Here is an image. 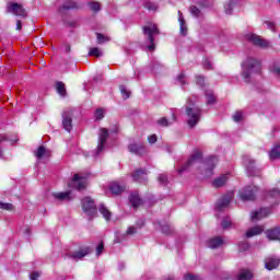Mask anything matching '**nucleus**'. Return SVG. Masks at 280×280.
Instances as JSON below:
<instances>
[{
    "mask_svg": "<svg viewBox=\"0 0 280 280\" xmlns=\"http://www.w3.org/2000/svg\"><path fill=\"white\" fill-rule=\"evenodd\" d=\"M242 78L247 84L250 83V73H261V61L248 57L242 65Z\"/></svg>",
    "mask_w": 280,
    "mask_h": 280,
    "instance_id": "f257e3e1",
    "label": "nucleus"
},
{
    "mask_svg": "<svg viewBox=\"0 0 280 280\" xmlns=\"http://www.w3.org/2000/svg\"><path fill=\"white\" fill-rule=\"evenodd\" d=\"M142 34L145 36L148 43H150L148 46L149 51H154V49H156V45H154V36L161 34L159 26L156 24L142 26Z\"/></svg>",
    "mask_w": 280,
    "mask_h": 280,
    "instance_id": "f03ea898",
    "label": "nucleus"
},
{
    "mask_svg": "<svg viewBox=\"0 0 280 280\" xmlns=\"http://www.w3.org/2000/svg\"><path fill=\"white\" fill-rule=\"evenodd\" d=\"M186 116L188 117L187 124L189 128H195L198 126V121H200V117H202V109L200 107H186Z\"/></svg>",
    "mask_w": 280,
    "mask_h": 280,
    "instance_id": "7ed1b4c3",
    "label": "nucleus"
},
{
    "mask_svg": "<svg viewBox=\"0 0 280 280\" xmlns=\"http://www.w3.org/2000/svg\"><path fill=\"white\" fill-rule=\"evenodd\" d=\"M82 211L93 218L97 215V206H95V200L91 197H85L81 200Z\"/></svg>",
    "mask_w": 280,
    "mask_h": 280,
    "instance_id": "20e7f679",
    "label": "nucleus"
},
{
    "mask_svg": "<svg viewBox=\"0 0 280 280\" xmlns=\"http://www.w3.org/2000/svg\"><path fill=\"white\" fill-rule=\"evenodd\" d=\"M257 191H259L257 186H246L238 191V196L243 202H246L248 200H255L257 198Z\"/></svg>",
    "mask_w": 280,
    "mask_h": 280,
    "instance_id": "39448f33",
    "label": "nucleus"
},
{
    "mask_svg": "<svg viewBox=\"0 0 280 280\" xmlns=\"http://www.w3.org/2000/svg\"><path fill=\"white\" fill-rule=\"evenodd\" d=\"M86 177L80 176V174H74L71 184H69L68 187H71L72 189H75L77 191H84L86 189Z\"/></svg>",
    "mask_w": 280,
    "mask_h": 280,
    "instance_id": "423d86ee",
    "label": "nucleus"
},
{
    "mask_svg": "<svg viewBox=\"0 0 280 280\" xmlns=\"http://www.w3.org/2000/svg\"><path fill=\"white\" fill-rule=\"evenodd\" d=\"M7 12H10L11 14H14V16H22L25 19L27 16V11H25V8H23L22 4L16 2H11L7 5Z\"/></svg>",
    "mask_w": 280,
    "mask_h": 280,
    "instance_id": "0eeeda50",
    "label": "nucleus"
},
{
    "mask_svg": "<svg viewBox=\"0 0 280 280\" xmlns=\"http://www.w3.org/2000/svg\"><path fill=\"white\" fill-rule=\"evenodd\" d=\"M198 161H202V152L195 151V153L190 156L186 164L178 170L179 174H183V172L189 170V167H191L194 163H198Z\"/></svg>",
    "mask_w": 280,
    "mask_h": 280,
    "instance_id": "6e6552de",
    "label": "nucleus"
},
{
    "mask_svg": "<svg viewBox=\"0 0 280 280\" xmlns=\"http://www.w3.org/2000/svg\"><path fill=\"white\" fill-rule=\"evenodd\" d=\"M62 126L67 132H71V130H73V113L71 112L62 113Z\"/></svg>",
    "mask_w": 280,
    "mask_h": 280,
    "instance_id": "1a4fd4ad",
    "label": "nucleus"
},
{
    "mask_svg": "<svg viewBox=\"0 0 280 280\" xmlns=\"http://www.w3.org/2000/svg\"><path fill=\"white\" fill-rule=\"evenodd\" d=\"M131 177L133 183H148V171L145 168H138L131 174Z\"/></svg>",
    "mask_w": 280,
    "mask_h": 280,
    "instance_id": "9d476101",
    "label": "nucleus"
},
{
    "mask_svg": "<svg viewBox=\"0 0 280 280\" xmlns=\"http://www.w3.org/2000/svg\"><path fill=\"white\" fill-rule=\"evenodd\" d=\"M98 141L97 154H100V152H104V147L106 145V141H108V129L101 128Z\"/></svg>",
    "mask_w": 280,
    "mask_h": 280,
    "instance_id": "9b49d317",
    "label": "nucleus"
},
{
    "mask_svg": "<svg viewBox=\"0 0 280 280\" xmlns=\"http://www.w3.org/2000/svg\"><path fill=\"white\" fill-rule=\"evenodd\" d=\"M218 165V156L211 155L206 160V176H213V170Z\"/></svg>",
    "mask_w": 280,
    "mask_h": 280,
    "instance_id": "f8f14e48",
    "label": "nucleus"
},
{
    "mask_svg": "<svg viewBox=\"0 0 280 280\" xmlns=\"http://www.w3.org/2000/svg\"><path fill=\"white\" fill-rule=\"evenodd\" d=\"M247 176L259 177L261 176V171L255 165V160H249L246 166Z\"/></svg>",
    "mask_w": 280,
    "mask_h": 280,
    "instance_id": "ddd939ff",
    "label": "nucleus"
},
{
    "mask_svg": "<svg viewBox=\"0 0 280 280\" xmlns=\"http://www.w3.org/2000/svg\"><path fill=\"white\" fill-rule=\"evenodd\" d=\"M270 214V208H260L257 211L252 212V221L255 222L257 220H264V218H268Z\"/></svg>",
    "mask_w": 280,
    "mask_h": 280,
    "instance_id": "4468645a",
    "label": "nucleus"
},
{
    "mask_svg": "<svg viewBox=\"0 0 280 280\" xmlns=\"http://www.w3.org/2000/svg\"><path fill=\"white\" fill-rule=\"evenodd\" d=\"M80 4L73 0H67L63 2V4L58 9V12L62 14L65 11L69 10H79Z\"/></svg>",
    "mask_w": 280,
    "mask_h": 280,
    "instance_id": "2eb2a0df",
    "label": "nucleus"
},
{
    "mask_svg": "<svg viewBox=\"0 0 280 280\" xmlns=\"http://www.w3.org/2000/svg\"><path fill=\"white\" fill-rule=\"evenodd\" d=\"M128 150L131 154H137L138 156H143V154H145V147L143 144H129Z\"/></svg>",
    "mask_w": 280,
    "mask_h": 280,
    "instance_id": "dca6fc26",
    "label": "nucleus"
},
{
    "mask_svg": "<svg viewBox=\"0 0 280 280\" xmlns=\"http://www.w3.org/2000/svg\"><path fill=\"white\" fill-rule=\"evenodd\" d=\"M248 40L255 45V47H268V42L262 39L260 36L256 34H252L248 36Z\"/></svg>",
    "mask_w": 280,
    "mask_h": 280,
    "instance_id": "f3484780",
    "label": "nucleus"
},
{
    "mask_svg": "<svg viewBox=\"0 0 280 280\" xmlns=\"http://www.w3.org/2000/svg\"><path fill=\"white\" fill-rule=\"evenodd\" d=\"M269 242H280V228H273L266 231Z\"/></svg>",
    "mask_w": 280,
    "mask_h": 280,
    "instance_id": "a211bd4d",
    "label": "nucleus"
},
{
    "mask_svg": "<svg viewBox=\"0 0 280 280\" xmlns=\"http://www.w3.org/2000/svg\"><path fill=\"white\" fill-rule=\"evenodd\" d=\"M90 253H91V247L85 246L74 252L73 254H71L70 257L72 259H82V257H86V255H90Z\"/></svg>",
    "mask_w": 280,
    "mask_h": 280,
    "instance_id": "6ab92c4d",
    "label": "nucleus"
},
{
    "mask_svg": "<svg viewBox=\"0 0 280 280\" xmlns=\"http://www.w3.org/2000/svg\"><path fill=\"white\" fill-rule=\"evenodd\" d=\"M109 191H112L114 196H119V194L126 191V185H119V183L114 182L109 186Z\"/></svg>",
    "mask_w": 280,
    "mask_h": 280,
    "instance_id": "aec40b11",
    "label": "nucleus"
},
{
    "mask_svg": "<svg viewBox=\"0 0 280 280\" xmlns=\"http://www.w3.org/2000/svg\"><path fill=\"white\" fill-rule=\"evenodd\" d=\"M129 202L133 209H139V207L143 205V200H141V197L137 192H133L129 196Z\"/></svg>",
    "mask_w": 280,
    "mask_h": 280,
    "instance_id": "412c9836",
    "label": "nucleus"
},
{
    "mask_svg": "<svg viewBox=\"0 0 280 280\" xmlns=\"http://www.w3.org/2000/svg\"><path fill=\"white\" fill-rule=\"evenodd\" d=\"M222 244H224V240L222 238V236H214L208 241V248H220Z\"/></svg>",
    "mask_w": 280,
    "mask_h": 280,
    "instance_id": "4be33fe9",
    "label": "nucleus"
},
{
    "mask_svg": "<svg viewBox=\"0 0 280 280\" xmlns=\"http://www.w3.org/2000/svg\"><path fill=\"white\" fill-rule=\"evenodd\" d=\"M261 233H264V226L255 225L254 228H250L245 233V237H247V238L255 237V235H261Z\"/></svg>",
    "mask_w": 280,
    "mask_h": 280,
    "instance_id": "5701e85b",
    "label": "nucleus"
},
{
    "mask_svg": "<svg viewBox=\"0 0 280 280\" xmlns=\"http://www.w3.org/2000/svg\"><path fill=\"white\" fill-rule=\"evenodd\" d=\"M228 180L229 175H221L212 182V187H214L215 189H220V187H224V185H226Z\"/></svg>",
    "mask_w": 280,
    "mask_h": 280,
    "instance_id": "b1692460",
    "label": "nucleus"
},
{
    "mask_svg": "<svg viewBox=\"0 0 280 280\" xmlns=\"http://www.w3.org/2000/svg\"><path fill=\"white\" fill-rule=\"evenodd\" d=\"M280 259L278 258H268L265 261V268L267 270H275L276 268H279Z\"/></svg>",
    "mask_w": 280,
    "mask_h": 280,
    "instance_id": "393cba45",
    "label": "nucleus"
},
{
    "mask_svg": "<svg viewBox=\"0 0 280 280\" xmlns=\"http://www.w3.org/2000/svg\"><path fill=\"white\" fill-rule=\"evenodd\" d=\"M52 197L55 200H71V190L65 192H52Z\"/></svg>",
    "mask_w": 280,
    "mask_h": 280,
    "instance_id": "a878e982",
    "label": "nucleus"
},
{
    "mask_svg": "<svg viewBox=\"0 0 280 280\" xmlns=\"http://www.w3.org/2000/svg\"><path fill=\"white\" fill-rule=\"evenodd\" d=\"M98 211L101 215H103V218L106 220V222H110V218H113V213L110 212V210H108V208H106L104 203L100 206Z\"/></svg>",
    "mask_w": 280,
    "mask_h": 280,
    "instance_id": "bb28decb",
    "label": "nucleus"
},
{
    "mask_svg": "<svg viewBox=\"0 0 280 280\" xmlns=\"http://www.w3.org/2000/svg\"><path fill=\"white\" fill-rule=\"evenodd\" d=\"M229 205H231V197L229 196H224L223 198H221L218 203H217V209L219 211H222L224 209V207H229Z\"/></svg>",
    "mask_w": 280,
    "mask_h": 280,
    "instance_id": "cd10ccee",
    "label": "nucleus"
},
{
    "mask_svg": "<svg viewBox=\"0 0 280 280\" xmlns=\"http://www.w3.org/2000/svg\"><path fill=\"white\" fill-rule=\"evenodd\" d=\"M269 159L270 161H277V159H280V145H276L270 150Z\"/></svg>",
    "mask_w": 280,
    "mask_h": 280,
    "instance_id": "c85d7f7f",
    "label": "nucleus"
},
{
    "mask_svg": "<svg viewBox=\"0 0 280 280\" xmlns=\"http://www.w3.org/2000/svg\"><path fill=\"white\" fill-rule=\"evenodd\" d=\"M56 90L59 95L65 97L67 95V89H65V83L62 81H57L56 82Z\"/></svg>",
    "mask_w": 280,
    "mask_h": 280,
    "instance_id": "c756f323",
    "label": "nucleus"
},
{
    "mask_svg": "<svg viewBox=\"0 0 280 280\" xmlns=\"http://www.w3.org/2000/svg\"><path fill=\"white\" fill-rule=\"evenodd\" d=\"M237 280H253V272L250 270H242Z\"/></svg>",
    "mask_w": 280,
    "mask_h": 280,
    "instance_id": "7c9ffc66",
    "label": "nucleus"
},
{
    "mask_svg": "<svg viewBox=\"0 0 280 280\" xmlns=\"http://www.w3.org/2000/svg\"><path fill=\"white\" fill-rule=\"evenodd\" d=\"M178 22H179V32L182 36H187V25L185 24V18L179 16Z\"/></svg>",
    "mask_w": 280,
    "mask_h": 280,
    "instance_id": "2f4dec72",
    "label": "nucleus"
},
{
    "mask_svg": "<svg viewBox=\"0 0 280 280\" xmlns=\"http://www.w3.org/2000/svg\"><path fill=\"white\" fill-rule=\"evenodd\" d=\"M110 40V37L102 34V33H96V43L97 45H104V43H108Z\"/></svg>",
    "mask_w": 280,
    "mask_h": 280,
    "instance_id": "473e14b6",
    "label": "nucleus"
},
{
    "mask_svg": "<svg viewBox=\"0 0 280 280\" xmlns=\"http://www.w3.org/2000/svg\"><path fill=\"white\" fill-rule=\"evenodd\" d=\"M233 8H235V0H229L224 4L225 14H232L233 13Z\"/></svg>",
    "mask_w": 280,
    "mask_h": 280,
    "instance_id": "72a5a7b5",
    "label": "nucleus"
},
{
    "mask_svg": "<svg viewBox=\"0 0 280 280\" xmlns=\"http://www.w3.org/2000/svg\"><path fill=\"white\" fill-rule=\"evenodd\" d=\"M189 11H190V14H191L192 16H195V19H200V16H201V14H202V11H200V10L198 9V7H196V5H190V7H189Z\"/></svg>",
    "mask_w": 280,
    "mask_h": 280,
    "instance_id": "f704fd0d",
    "label": "nucleus"
},
{
    "mask_svg": "<svg viewBox=\"0 0 280 280\" xmlns=\"http://www.w3.org/2000/svg\"><path fill=\"white\" fill-rule=\"evenodd\" d=\"M143 8H145V10L156 12V10L159 9V5H156V3L154 2L144 1Z\"/></svg>",
    "mask_w": 280,
    "mask_h": 280,
    "instance_id": "c9c22d12",
    "label": "nucleus"
},
{
    "mask_svg": "<svg viewBox=\"0 0 280 280\" xmlns=\"http://www.w3.org/2000/svg\"><path fill=\"white\" fill-rule=\"evenodd\" d=\"M47 153V149L44 145H40L37 148V151L35 152V156L40 161L43 156Z\"/></svg>",
    "mask_w": 280,
    "mask_h": 280,
    "instance_id": "e433bc0d",
    "label": "nucleus"
},
{
    "mask_svg": "<svg viewBox=\"0 0 280 280\" xmlns=\"http://www.w3.org/2000/svg\"><path fill=\"white\" fill-rule=\"evenodd\" d=\"M161 231L164 235H172L174 234V229H172V225L164 224L161 226Z\"/></svg>",
    "mask_w": 280,
    "mask_h": 280,
    "instance_id": "4c0bfd02",
    "label": "nucleus"
},
{
    "mask_svg": "<svg viewBox=\"0 0 280 280\" xmlns=\"http://www.w3.org/2000/svg\"><path fill=\"white\" fill-rule=\"evenodd\" d=\"M0 209L2 211H14V205L12 203H3L0 201Z\"/></svg>",
    "mask_w": 280,
    "mask_h": 280,
    "instance_id": "58836bf2",
    "label": "nucleus"
},
{
    "mask_svg": "<svg viewBox=\"0 0 280 280\" xmlns=\"http://www.w3.org/2000/svg\"><path fill=\"white\" fill-rule=\"evenodd\" d=\"M207 97V104H215L217 98L215 95H213V92H206Z\"/></svg>",
    "mask_w": 280,
    "mask_h": 280,
    "instance_id": "ea45409f",
    "label": "nucleus"
},
{
    "mask_svg": "<svg viewBox=\"0 0 280 280\" xmlns=\"http://www.w3.org/2000/svg\"><path fill=\"white\" fill-rule=\"evenodd\" d=\"M89 7L92 12H100L102 10V5L100 4V2H89Z\"/></svg>",
    "mask_w": 280,
    "mask_h": 280,
    "instance_id": "a19ab883",
    "label": "nucleus"
},
{
    "mask_svg": "<svg viewBox=\"0 0 280 280\" xmlns=\"http://www.w3.org/2000/svg\"><path fill=\"white\" fill-rule=\"evenodd\" d=\"M89 56H94L95 58H100V56H102V51L100 50V48L94 47L90 49Z\"/></svg>",
    "mask_w": 280,
    "mask_h": 280,
    "instance_id": "79ce46f5",
    "label": "nucleus"
},
{
    "mask_svg": "<svg viewBox=\"0 0 280 280\" xmlns=\"http://www.w3.org/2000/svg\"><path fill=\"white\" fill-rule=\"evenodd\" d=\"M196 84L197 86H200L201 89H205V77L203 75H196Z\"/></svg>",
    "mask_w": 280,
    "mask_h": 280,
    "instance_id": "37998d69",
    "label": "nucleus"
},
{
    "mask_svg": "<svg viewBox=\"0 0 280 280\" xmlns=\"http://www.w3.org/2000/svg\"><path fill=\"white\" fill-rule=\"evenodd\" d=\"M184 280H202V278L194 273H185Z\"/></svg>",
    "mask_w": 280,
    "mask_h": 280,
    "instance_id": "c03bdc74",
    "label": "nucleus"
},
{
    "mask_svg": "<svg viewBox=\"0 0 280 280\" xmlns=\"http://www.w3.org/2000/svg\"><path fill=\"white\" fill-rule=\"evenodd\" d=\"M119 89H120V93H121L122 97L125 100H128V97H130V92L127 91L125 85H120Z\"/></svg>",
    "mask_w": 280,
    "mask_h": 280,
    "instance_id": "a18cd8bd",
    "label": "nucleus"
},
{
    "mask_svg": "<svg viewBox=\"0 0 280 280\" xmlns=\"http://www.w3.org/2000/svg\"><path fill=\"white\" fill-rule=\"evenodd\" d=\"M158 125L162 126L163 128H167V126H170V121L166 117H162L158 120Z\"/></svg>",
    "mask_w": 280,
    "mask_h": 280,
    "instance_id": "49530a36",
    "label": "nucleus"
},
{
    "mask_svg": "<svg viewBox=\"0 0 280 280\" xmlns=\"http://www.w3.org/2000/svg\"><path fill=\"white\" fill-rule=\"evenodd\" d=\"M95 119L97 121L104 119V109H102V108L96 109V112H95Z\"/></svg>",
    "mask_w": 280,
    "mask_h": 280,
    "instance_id": "de8ad7c7",
    "label": "nucleus"
},
{
    "mask_svg": "<svg viewBox=\"0 0 280 280\" xmlns=\"http://www.w3.org/2000/svg\"><path fill=\"white\" fill-rule=\"evenodd\" d=\"M238 248H240V252L242 253H244V252H246V250H248V248H250V245L248 244V243H246V242H244V243H240L238 244Z\"/></svg>",
    "mask_w": 280,
    "mask_h": 280,
    "instance_id": "09e8293b",
    "label": "nucleus"
},
{
    "mask_svg": "<svg viewBox=\"0 0 280 280\" xmlns=\"http://www.w3.org/2000/svg\"><path fill=\"white\" fill-rule=\"evenodd\" d=\"M158 180H159V183L162 184V185H167V175L161 174V175L158 177Z\"/></svg>",
    "mask_w": 280,
    "mask_h": 280,
    "instance_id": "8fccbe9b",
    "label": "nucleus"
},
{
    "mask_svg": "<svg viewBox=\"0 0 280 280\" xmlns=\"http://www.w3.org/2000/svg\"><path fill=\"white\" fill-rule=\"evenodd\" d=\"M221 226H222L223 230L231 229V220L223 219V221L221 223Z\"/></svg>",
    "mask_w": 280,
    "mask_h": 280,
    "instance_id": "3c124183",
    "label": "nucleus"
},
{
    "mask_svg": "<svg viewBox=\"0 0 280 280\" xmlns=\"http://www.w3.org/2000/svg\"><path fill=\"white\" fill-rule=\"evenodd\" d=\"M102 253H104V242H101L98 244V246L96 247V255H97V257H100V255H102Z\"/></svg>",
    "mask_w": 280,
    "mask_h": 280,
    "instance_id": "603ef678",
    "label": "nucleus"
},
{
    "mask_svg": "<svg viewBox=\"0 0 280 280\" xmlns=\"http://www.w3.org/2000/svg\"><path fill=\"white\" fill-rule=\"evenodd\" d=\"M177 80L179 84H182V86H185V84H187V82L185 81V74L183 72L177 75Z\"/></svg>",
    "mask_w": 280,
    "mask_h": 280,
    "instance_id": "864d4df0",
    "label": "nucleus"
},
{
    "mask_svg": "<svg viewBox=\"0 0 280 280\" xmlns=\"http://www.w3.org/2000/svg\"><path fill=\"white\" fill-rule=\"evenodd\" d=\"M67 27H78V21H63Z\"/></svg>",
    "mask_w": 280,
    "mask_h": 280,
    "instance_id": "5fc2aeb1",
    "label": "nucleus"
},
{
    "mask_svg": "<svg viewBox=\"0 0 280 280\" xmlns=\"http://www.w3.org/2000/svg\"><path fill=\"white\" fill-rule=\"evenodd\" d=\"M137 233V228L129 226L126 231V235H135Z\"/></svg>",
    "mask_w": 280,
    "mask_h": 280,
    "instance_id": "6e6d98bb",
    "label": "nucleus"
},
{
    "mask_svg": "<svg viewBox=\"0 0 280 280\" xmlns=\"http://www.w3.org/2000/svg\"><path fill=\"white\" fill-rule=\"evenodd\" d=\"M243 117V114L242 112H236L234 115H233V120L234 121H240Z\"/></svg>",
    "mask_w": 280,
    "mask_h": 280,
    "instance_id": "4d7b16f0",
    "label": "nucleus"
},
{
    "mask_svg": "<svg viewBox=\"0 0 280 280\" xmlns=\"http://www.w3.org/2000/svg\"><path fill=\"white\" fill-rule=\"evenodd\" d=\"M271 71L275 73V75H280V66L275 65L271 68Z\"/></svg>",
    "mask_w": 280,
    "mask_h": 280,
    "instance_id": "13d9d810",
    "label": "nucleus"
},
{
    "mask_svg": "<svg viewBox=\"0 0 280 280\" xmlns=\"http://www.w3.org/2000/svg\"><path fill=\"white\" fill-rule=\"evenodd\" d=\"M38 277H40V273L38 271H34L31 273L30 279L31 280H38Z\"/></svg>",
    "mask_w": 280,
    "mask_h": 280,
    "instance_id": "bf43d9fd",
    "label": "nucleus"
},
{
    "mask_svg": "<svg viewBox=\"0 0 280 280\" xmlns=\"http://www.w3.org/2000/svg\"><path fill=\"white\" fill-rule=\"evenodd\" d=\"M156 141H158L156 135H151L148 137L149 143H156Z\"/></svg>",
    "mask_w": 280,
    "mask_h": 280,
    "instance_id": "052dcab7",
    "label": "nucleus"
},
{
    "mask_svg": "<svg viewBox=\"0 0 280 280\" xmlns=\"http://www.w3.org/2000/svg\"><path fill=\"white\" fill-rule=\"evenodd\" d=\"M203 67H205V69H208L209 71H211V69H213V66H211V62L209 60H206L203 62Z\"/></svg>",
    "mask_w": 280,
    "mask_h": 280,
    "instance_id": "680f3d73",
    "label": "nucleus"
},
{
    "mask_svg": "<svg viewBox=\"0 0 280 280\" xmlns=\"http://www.w3.org/2000/svg\"><path fill=\"white\" fill-rule=\"evenodd\" d=\"M268 30H271V32H275V22H265Z\"/></svg>",
    "mask_w": 280,
    "mask_h": 280,
    "instance_id": "e2e57ef3",
    "label": "nucleus"
},
{
    "mask_svg": "<svg viewBox=\"0 0 280 280\" xmlns=\"http://www.w3.org/2000/svg\"><path fill=\"white\" fill-rule=\"evenodd\" d=\"M5 141H10V139L8 138V136H5V135H0V143H4Z\"/></svg>",
    "mask_w": 280,
    "mask_h": 280,
    "instance_id": "0e129e2a",
    "label": "nucleus"
},
{
    "mask_svg": "<svg viewBox=\"0 0 280 280\" xmlns=\"http://www.w3.org/2000/svg\"><path fill=\"white\" fill-rule=\"evenodd\" d=\"M16 30H18L19 32H21V30H23V23L21 22V20H18V21H16Z\"/></svg>",
    "mask_w": 280,
    "mask_h": 280,
    "instance_id": "69168bd1",
    "label": "nucleus"
},
{
    "mask_svg": "<svg viewBox=\"0 0 280 280\" xmlns=\"http://www.w3.org/2000/svg\"><path fill=\"white\" fill-rule=\"evenodd\" d=\"M65 51H66V54L71 52V45L66 44V45H65Z\"/></svg>",
    "mask_w": 280,
    "mask_h": 280,
    "instance_id": "338daca9",
    "label": "nucleus"
},
{
    "mask_svg": "<svg viewBox=\"0 0 280 280\" xmlns=\"http://www.w3.org/2000/svg\"><path fill=\"white\" fill-rule=\"evenodd\" d=\"M279 194H280L279 189H273L271 191V196H279Z\"/></svg>",
    "mask_w": 280,
    "mask_h": 280,
    "instance_id": "774afa93",
    "label": "nucleus"
}]
</instances>
